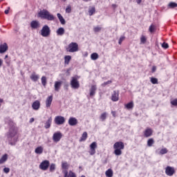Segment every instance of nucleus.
Masks as SVG:
<instances>
[{
  "label": "nucleus",
  "instance_id": "nucleus-62",
  "mask_svg": "<svg viewBox=\"0 0 177 177\" xmlns=\"http://www.w3.org/2000/svg\"><path fill=\"white\" fill-rule=\"evenodd\" d=\"M2 0H0V2Z\"/></svg>",
  "mask_w": 177,
  "mask_h": 177
},
{
  "label": "nucleus",
  "instance_id": "nucleus-33",
  "mask_svg": "<svg viewBox=\"0 0 177 177\" xmlns=\"http://www.w3.org/2000/svg\"><path fill=\"white\" fill-rule=\"evenodd\" d=\"M125 107L127 108L128 110L130 109H133V102H130L125 105Z\"/></svg>",
  "mask_w": 177,
  "mask_h": 177
},
{
  "label": "nucleus",
  "instance_id": "nucleus-21",
  "mask_svg": "<svg viewBox=\"0 0 177 177\" xmlns=\"http://www.w3.org/2000/svg\"><path fill=\"white\" fill-rule=\"evenodd\" d=\"M64 28H59L56 31L57 35H59L60 37L64 35Z\"/></svg>",
  "mask_w": 177,
  "mask_h": 177
},
{
  "label": "nucleus",
  "instance_id": "nucleus-57",
  "mask_svg": "<svg viewBox=\"0 0 177 177\" xmlns=\"http://www.w3.org/2000/svg\"><path fill=\"white\" fill-rule=\"evenodd\" d=\"M3 100L0 98V107L1 106V103H3Z\"/></svg>",
  "mask_w": 177,
  "mask_h": 177
},
{
  "label": "nucleus",
  "instance_id": "nucleus-19",
  "mask_svg": "<svg viewBox=\"0 0 177 177\" xmlns=\"http://www.w3.org/2000/svg\"><path fill=\"white\" fill-rule=\"evenodd\" d=\"M6 50H8V44L6 43L0 45V53H5Z\"/></svg>",
  "mask_w": 177,
  "mask_h": 177
},
{
  "label": "nucleus",
  "instance_id": "nucleus-1",
  "mask_svg": "<svg viewBox=\"0 0 177 177\" xmlns=\"http://www.w3.org/2000/svg\"><path fill=\"white\" fill-rule=\"evenodd\" d=\"M6 124H8V125H10L11 127L8 132L6 133L7 139L8 140L9 145L11 146H15L16 145V142H17V139L19 138L17 137V130L16 129V127L13 125V121H12V119L10 118H6L5 119Z\"/></svg>",
  "mask_w": 177,
  "mask_h": 177
},
{
  "label": "nucleus",
  "instance_id": "nucleus-2",
  "mask_svg": "<svg viewBox=\"0 0 177 177\" xmlns=\"http://www.w3.org/2000/svg\"><path fill=\"white\" fill-rule=\"evenodd\" d=\"M37 17H40L43 20H48V21H54L55 17V15L51 14L46 9H43L40 10L37 14Z\"/></svg>",
  "mask_w": 177,
  "mask_h": 177
},
{
  "label": "nucleus",
  "instance_id": "nucleus-32",
  "mask_svg": "<svg viewBox=\"0 0 177 177\" xmlns=\"http://www.w3.org/2000/svg\"><path fill=\"white\" fill-rule=\"evenodd\" d=\"M153 145H154V139L149 138L147 140V146H148V147H151V146H153Z\"/></svg>",
  "mask_w": 177,
  "mask_h": 177
},
{
  "label": "nucleus",
  "instance_id": "nucleus-25",
  "mask_svg": "<svg viewBox=\"0 0 177 177\" xmlns=\"http://www.w3.org/2000/svg\"><path fill=\"white\" fill-rule=\"evenodd\" d=\"M35 153H36V154H42V153H44V148H42V147H37L35 150Z\"/></svg>",
  "mask_w": 177,
  "mask_h": 177
},
{
  "label": "nucleus",
  "instance_id": "nucleus-47",
  "mask_svg": "<svg viewBox=\"0 0 177 177\" xmlns=\"http://www.w3.org/2000/svg\"><path fill=\"white\" fill-rule=\"evenodd\" d=\"M154 30H155L154 26L151 25V26H149V32H154Z\"/></svg>",
  "mask_w": 177,
  "mask_h": 177
},
{
  "label": "nucleus",
  "instance_id": "nucleus-54",
  "mask_svg": "<svg viewBox=\"0 0 177 177\" xmlns=\"http://www.w3.org/2000/svg\"><path fill=\"white\" fill-rule=\"evenodd\" d=\"M111 114H112L113 117H115V111H112Z\"/></svg>",
  "mask_w": 177,
  "mask_h": 177
},
{
  "label": "nucleus",
  "instance_id": "nucleus-16",
  "mask_svg": "<svg viewBox=\"0 0 177 177\" xmlns=\"http://www.w3.org/2000/svg\"><path fill=\"white\" fill-rule=\"evenodd\" d=\"M39 107H41V102L38 100L35 101L32 104V109L33 110H39Z\"/></svg>",
  "mask_w": 177,
  "mask_h": 177
},
{
  "label": "nucleus",
  "instance_id": "nucleus-59",
  "mask_svg": "<svg viewBox=\"0 0 177 177\" xmlns=\"http://www.w3.org/2000/svg\"><path fill=\"white\" fill-rule=\"evenodd\" d=\"M84 2H91L92 0H83Z\"/></svg>",
  "mask_w": 177,
  "mask_h": 177
},
{
  "label": "nucleus",
  "instance_id": "nucleus-41",
  "mask_svg": "<svg viewBox=\"0 0 177 177\" xmlns=\"http://www.w3.org/2000/svg\"><path fill=\"white\" fill-rule=\"evenodd\" d=\"M162 48H163L164 49H168V48H169V46L167 43L163 42L162 44Z\"/></svg>",
  "mask_w": 177,
  "mask_h": 177
},
{
  "label": "nucleus",
  "instance_id": "nucleus-50",
  "mask_svg": "<svg viewBox=\"0 0 177 177\" xmlns=\"http://www.w3.org/2000/svg\"><path fill=\"white\" fill-rule=\"evenodd\" d=\"M69 177H75V174L73 171H69Z\"/></svg>",
  "mask_w": 177,
  "mask_h": 177
},
{
  "label": "nucleus",
  "instance_id": "nucleus-46",
  "mask_svg": "<svg viewBox=\"0 0 177 177\" xmlns=\"http://www.w3.org/2000/svg\"><path fill=\"white\" fill-rule=\"evenodd\" d=\"M124 39H125V37L124 36L120 37L118 41L119 45H121V44H122V41H124Z\"/></svg>",
  "mask_w": 177,
  "mask_h": 177
},
{
  "label": "nucleus",
  "instance_id": "nucleus-29",
  "mask_svg": "<svg viewBox=\"0 0 177 177\" xmlns=\"http://www.w3.org/2000/svg\"><path fill=\"white\" fill-rule=\"evenodd\" d=\"M105 175L107 177H113V170L111 169H109L108 170H106V171L105 172Z\"/></svg>",
  "mask_w": 177,
  "mask_h": 177
},
{
  "label": "nucleus",
  "instance_id": "nucleus-38",
  "mask_svg": "<svg viewBox=\"0 0 177 177\" xmlns=\"http://www.w3.org/2000/svg\"><path fill=\"white\" fill-rule=\"evenodd\" d=\"M167 153H168V149H167V148H164L160 151L159 154L163 155L167 154Z\"/></svg>",
  "mask_w": 177,
  "mask_h": 177
},
{
  "label": "nucleus",
  "instance_id": "nucleus-30",
  "mask_svg": "<svg viewBox=\"0 0 177 177\" xmlns=\"http://www.w3.org/2000/svg\"><path fill=\"white\" fill-rule=\"evenodd\" d=\"M168 8L169 9H174V8H177V3H175V2H170L169 4H168Z\"/></svg>",
  "mask_w": 177,
  "mask_h": 177
},
{
  "label": "nucleus",
  "instance_id": "nucleus-49",
  "mask_svg": "<svg viewBox=\"0 0 177 177\" xmlns=\"http://www.w3.org/2000/svg\"><path fill=\"white\" fill-rule=\"evenodd\" d=\"M171 104H172V106H177V99L172 100Z\"/></svg>",
  "mask_w": 177,
  "mask_h": 177
},
{
  "label": "nucleus",
  "instance_id": "nucleus-23",
  "mask_svg": "<svg viewBox=\"0 0 177 177\" xmlns=\"http://www.w3.org/2000/svg\"><path fill=\"white\" fill-rule=\"evenodd\" d=\"M111 100H113V102H118V93H117V91H113Z\"/></svg>",
  "mask_w": 177,
  "mask_h": 177
},
{
  "label": "nucleus",
  "instance_id": "nucleus-8",
  "mask_svg": "<svg viewBox=\"0 0 177 177\" xmlns=\"http://www.w3.org/2000/svg\"><path fill=\"white\" fill-rule=\"evenodd\" d=\"M63 138V134L60 131H57L54 133L53 136V140L55 143H57L58 142H60V140Z\"/></svg>",
  "mask_w": 177,
  "mask_h": 177
},
{
  "label": "nucleus",
  "instance_id": "nucleus-36",
  "mask_svg": "<svg viewBox=\"0 0 177 177\" xmlns=\"http://www.w3.org/2000/svg\"><path fill=\"white\" fill-rule=\"evenodd\" d=\"M55 169H56V165L54 163H52L50 165V172H55Z\"/></svg>",
  "mask_w": 177,
  "mask_h": 177
},
{
  "label": "nucleus",
  "instance_id": "nucleus-13",
  "mask_svg": "<svg viewBox=\"0 0 177 177\" xmlns=\"http://www.w3.org/2000/svg\"><path fill=\"white\" fill-rule=\"evenodd\" d=\"M63 84V82L62 81H56L54 84V88L55 92H59L60 91V88H62V84Z\"/></svg>",
  "mask_w": 177,
  "mask_h": 177
},
{
  "label": "nucleus",
  "instance_id": "nucleus-3",
  "mask_svg": "<svg viewBox=\"0 0 177 177\" xmlns=\"http://www.w3.org/2000/svg\"><path fill=\"white\" fill-rule=\"evenodd\" d=\"M124 147H125V145H124V142H116L113 145V149H115L114 154L115 156H121V154H122V151L121 150H124Z\"/></svg>",
  "mask_w": 177,
  "mask_h": 177
},
{
  "label": "nucleus",
  "instance_id": "nucleus-31",
  "mask_svg": "<svg viewBox=\"0 0 177 177\" xmlns=\"http://www.w3.org/2000/svg\"><path fill=\"white\" fill-rule=\"evenodd\" d=\"M86 138H88V133H86V131H84L82 136L80 142H84V140H86Z\"/></svg>",
  "mask_w": 177,
  "mask_h": 177
},
{
  "label": "nucleus",
  "instance_id": "nucleus-35",
  "mask_svg": "<svg viewBox=\"0 0 177 177\" xmlns=\"http://www.w3.org/2000/svg\"><path fill=\"white\" fill-rule=\"evenodd\" d=\"M93 31L94 32H100V31H102V27L100 26H95L93 28Z\"/></svg>",
  "mask_w": 177,
  "mask_h": 177
},
{
  "label": "nucleus",
  "instance_id": "nucleus-37",
  "mask_svg": "<svg viewBox=\"0 0 177 177\" xmlns=\"http://www.w3.org/2000/svg\"><path fill=\"white\" fill-rule=\"evenodd\" d=\"M41 84H42L43 86H46V77L43 76L41 77Z\"/></svg>",
  "mask_w": 177,
  "mask_h": 177
},
{
  "label": "nucleus",
  "instance_id": "nucleus-9",
  "mask_svg": "<svg viewBox=\"0 0 177 177\" xmlns=\"http://www.w3.org/2000/svg\"><path fill=\"white\" fill-rule=\"evenodd\" d=\"M97 147V143L93 142L90 145V156H94L96 153V149Z\"/></svg>",
  "mask_w": 177,
  "mask_h": 177
},
{
  "label": "nucleus",
  "instance_id": "nucleus-18",
  "mask_svg": "<svg viewBox=\"0 0 177 177\" xmlns=\"http://www.w3.org/2000/svg\"><path fill=\"white\" fill-rule=\"evenodd\" d=\"M31 28H34L35 30L39 27V21H32L30 22Z\"/></svg>",
  "mask_w": 177,
  "mask_h": 177
},
{
  "label": "nucleus",
  "instance_id": "nucleus-51",
  "mask_svg": "<svg viewBox=\"0 0 177 177\" xmlns=\"http://www.w3.org/2000/svg\"><path fill=\"white\" fill-rule=\"evenodd\" d=\"M156 70H157V67H156V66H153L152 67L151 72H152V73H156Z\"/></svg>",
  "mask_w": 177,
  "mask_h": 177
},
{
  "label": "nucleus",
  "instance_id": "nucleus-11",
  "mask_svg": "<svg viewBox=\"0 0 177 177\" xmlns=\"http://www.w3.org/2000/svg\"><path fill=\"white\" fill-rule=\"evenodd\" d=\"M165 174L167 176H172L174 174H175V169L174 167H171L170 166H167L165 169Z\"/></svg>",
  "mask_w": 177,
  "mask_h": 177
},
{
  "label": "nucleus",
  "instance_id": "nucleus-22",
  "mask_svg": "<svg viewBox=\"0 0 177 177\" xmlns=\"http://www.w3.org/2000/svg\"><path fill=\"white\" fill-rule=\"evenodd\" d=\"M30 80H32V81H34V82H37V81H38V80H39V75H36L35 73H33L30 75Z\"/></svg>",
  "mask_w": 177,
  "mask_h": 177
},
{
  "label": "nucleus",
  "instance_id": "nucleus-27",
  "mask_svg": "<svg viewBox=\"0 0 177 177\" xmlns=\"http://www.w3.org/2000/svg\"><path fill=\"white\" fill-rule=\"evenodd\" d=\"M71 60V55H66L64 57V64H68L70 63V61Z\"/></svg>",
  "mask_w": 177,
  "mask_h": 177
},
{
  "label": "nucleus",
  "instance_id": "nucleus-5",
  "mask_svg": "<svg viewBox=\"0 0 177 177\" xmlns=\"http://www.w3.org/2000/svg\"><path fill=\"white\" fill-rule=\"evenodd\" d=\"M50 35V28L48 25H44L41 30V37H49Z\"/></svg>",
  "mask_w": 177,
  "mask_h": 177
},
{
  "label": "nucleus",
  "instance_id": "nucleus-56",
  "mask_svg": "<svg viewBox=\"0 0 177 177\" xmlns=\"http://www.w3.org/2000/svg\"><path fill=\"white\" fill-rule=\"evenodd\" d=\"M137 3L140 5V3H142V0H137Z\"/></svg>",
  "mask_w": 177,
  "mask_h": 177
},
{
  "label": "nucleus",
  "instance_id": "nucleus-4",
  "mask_svg": "<svg viewBox=\"0 0 177 177\" xmlns=\"http://www.w3.org/2000/svg\"><path fill=\"white\" fill-rule=\"evenodd\" d=\"M66 52H70L71 53L78 52V44L76 42H71L69 44L66 48Z\"/></svg>",
  "mask_w": 177,
  "mask_h": 177
},
{
  "label": "nucleus",
  "instance_id": "nucleus-45",
  "mask_svg": "<svg viewBox=\"0 0 177 177\" xmlns=\"http://www.w3.org/2000/svg\"><path fill=\"white\" fill-rule=\"evenodd\" d=\"M66 13H71V6H67V8H66Z\"/></svg>",
  "mask_w": 177,
  "mask_h": 177
},
{
  "label": "nucleus",
  "instance_id": "nucleus-12",
  "mask_svg": "<svg viewBox=\"0 0 177 177\" xmlns=\"http://www.w3.org/2000/svg\"><path fill=\"white\" fill-rule=\"evenodd\" d=\"M68 123L71 127H75V125L78 124V120L75 118L71 117L69 118Z\"/></svg>",
  "mask_w": 177,
  "mask_h": 177
},
{
  "label": "nucleus",
  "instance_id": "nucleus-55",
  "mask_svg": "<svg viewBox=\"0 0 177 177\" xmlns=\"http://www.w3.org/2000/svg\"><path fill=\"white\" fill-rule=\"evenodd\" d=\"M4 13H5L6 15H8V14H9V10H6L4 11Z\"/></svg>",
  "mask_w": 177,
  "mask_h": 177
},
{
  "label": "nucleus",
  "instance_id": "nucleus-52",
  "mask_svg": "<svg viewBox=\"0 0 177 177\" xmlns=\"http://www.w3.org/2000/svg\"><path fill=\"white\" fill-rule=\"evenodd\" d=\"M64 177H70L69 174H68V171H66L64 172Z\"/></svg>",
  "mask_w": 177,
  "mask_h": 177
},
{
  "label": "nucleus",
  "instance_id": "nucleus-39",
  "mask_svg": "<svg viewBox=\"0 0 177 177\" xmlns=\"http://www.w3.org/2000/svg\"><path fill=\"white\" fill-rule=\"evenodd\" d=\"M151 82L153 84H158V80L156 77H151Z\"/></svg>",
  "mask_w": 177,
  "mask_h": 177
},
{
  "label": "nucleus",
  "instance_id": "nucleus-14",
  "mask_svg": "<svg viewBox=\"0 0 177 177\" xmlns=\"http://www.w3.org/2000/svg\"><path fill=\"white\" fill-rule=\"evenodd\" d=\"M153 135V130L150 128H147L144 131L145 138H150Z\"/></svg>",
  "mask_w": 177,
  "mask_h": 177
},
{
  "label": "nucleus",
  "instance_id": "nucleus-6",
  "mask_svg": "<svg viewBox=\"0 0 177 177\" xmlns=\"http://www.w3.org/2000/svg\"><path fill=\"white\" fill-rule=\"evenodd\" d=\"M71 86L73 89H78L80 88V82H78V79L77 77H73L71 80Z\"/></svg>",
  "mask_w": 177,
  "mask_h": 177
},
{
  "label": "nucleus",
  "instance_id": "nucleus-7",
  "mask_svg": "<svg viewBox=\"0 0 177 177\" xmlns=\"http://www.w3.org/2000/svg\"><path fill=\"white\" fill-rule=\"evenodd\" d=\"M54 122L56 125H63L66 122V118L62 115H58L55 118Z\"/></svg>",
  "mask_w": 177,
  "mask_h": 177
},
{
  "label": "nucleus",
  "instance_id": "nucleus-60",
  "mask_svg": "<svg viewBox=\"0 0 177 177\" xmlns=\"http://www.w3.org/2000/svg\"><path fill=\"white\" fill-rule=\"evenodd\" d=\"M112 7H113V8H116V7H117V5H115V4H112Z\"/></svg>",
  "mask_w": 177,
  "mask_h": 177
},
{
  "label": "nucleus",
  "instance_id": "nucleus-17",
  "mask_svg": "<svg viewBox=\"0 0 177 177\" xmlns=\"http://www.w3.org/2000/svg\"><path fill=\"white\" fill-rule=\"evenodd\" d=\"M97 90V87L96 86V85H93L91 86V88H90V96H95V95L96 94V91Z\"/></svg>",
  "mask_w": 177,
  "mask_h": 177
},
{
  "label": "nucleus",
  "instance_id": "nucleus-28",
  "mask_svg": "<svg viewBox=\"0 0 177 177\" xmlns=\"http://www.w3.org/2000/svg\"><path fill=\"white\" fill-rule=\"evenodd\" d=\"M8 160V154H4L1 158H0V164H3Z\"/></svg>",
  "mask_w": 177,
  "mask_h": 177
},
{
  "label": "nucleus",
  "instance_id": "nucleus-44",
  "mask_svg": "<svg viewBox=\"0 0 177 177\" xmlns=\"http://www.w3.org/2000/svg\"><path fill=\"white\" fill-rule=\"evenodd\" d=\"M3 172L5 174H9V172H10V169L8 168V167H5L3 169Z\"/></svg>",
  "mask_w": 177,
  "mask_h": 177
},
{
  "label": "nucleus",
  "instance_id": "nucleus-48",
  "mask_svg": "<svg viewBox=\"0 0 177 177\" xmlns=\"http://www.w3.org/2000/svg\"><path fill=\"white\" fill-rule=\"evenodd\" d=\"M68 167V165L67 164V162L62 163V168L64 169H67Z\"/></svg>",
  "mask_w": 177,
  "mask_h": 177
},
{
  "label": "nucleus",
  "instance_id": "nucleus-10",
  "mask_svg": "<svg viewBox=\"0 0 177 177\" xmlns=\"http://www.w3.org/2000/svg\"><path fill=\"white\" fill-rule=\"evenodd\" d=\"M49 160H44L40 163L39 168L42 169V171H46V169L49 168Z\"/></svg>",
  "mask_w": 177,
  "mask_h": 177
},
{
  "label": "nucleus",
  "instance_id": "nucleus-26",
  "mask_svg": "<svg viewBox=\"0 0 177 177\" xmlns=\"http://www.w3.org/2000/svg\"><path fill=\"white\" fill-rule=\"evenodd\" d=\"M91 60H97L99 59V55L97 53H93L91 55Z\"/></svg>",
  "mask_w": 177,
  "mask_h": 177
},
{
  "label": "nucleus",
  "instance_id": "nucleus-63",
  "mask_svg": "<svg viewBox=\"0 0 177 177\" xmlns=\"http://www.w3.org/2000/svg\"><path fill=\"white\" fill-rule=\"evenodd\" d=\"M64 1H66V0H64Z\"/></svg>",
  "mask_w": 177,
  "mask_h": 177
},
{
  "label": "nucleus",
  "instance_id": "nucleus-53",
  "mask_svg": "<svg viewBox=\"0 0 177 177\" xmlns=\"http://www.w3.org/2000/svg\"><path fill=\"white\" fill-rule=\"evenodd\" d=\"M2 64H3V61L1 59H0V67L2 66Z\"/></svg>",
  "mask_w": 177,
  "mask_h": 177
},
{
  "label": "nucleus",
  "instance_id": "nucleus-61",
  "mask_svg": "<svg viewBox=\"0 0 177 177\" xmlns=\"http://www.w3.org/2000/svg\"><path fill=\"white\" fill-rule=\"evenodd\" d=\"M5 59H8V55H6V56H5Z\"/></svg>",
  "mask_w": 177,
  "mask_h": 177
},
{
  "label": "nucleus",
  "instance_id": "nucleus-42",
  "mask_svg": "<svg viewBox=\"0 0 177 177\" xmlns=\"http://www.w3.org/2000/svg\"><path fill=\"white\" fill-rule=\"evenodd\" d=\"M95 12V8H92L91 9H90L88 10L89 16H92V15H93Z\"/></svg>",
  "mask_w": 177,
  "mask_h": 177
},
{
  "label": "nucleus",
  "instance_id": "nucleus-15",
  "mask_svg": "<svg viewBox=\"0 0 177 177\" xmlns=\"http://www.w3.org/2000/svg\"><path fill=\"white\" fill-rule=\"evenodd\" d=\"M53 100V96L50 95L47 97L46 100V106L47 107V109H49V107H50Z\"/></svg>",
  "mask_w": 177,
  "mask_h": 177
},
{
  "label": "nucleus",
  "instance_id": "nucleus-43",
  "mask_svg": "<svg viewBox=\"0 0 177 177\" xmlns=\"http://www.w3.org/2000/svg\"><path fill=\"white\" fill-rule=\"evenodd\" d=\"M146 41H147L146 37L142 36L140 38L141 44H146Z\"/></svg>",
  "mask_w": 177,
  "mask_h": 177
},
{
  "label": "nucleus",
  "instance_id": "nucleus-58",
  "mask_svg": "<svg viewBox=\"0 0 177 177\" xmlns=\"http://www.w3.org/2000/svg\"><path fill=\"white\" fill-rule=\"evenodd\" d=\"M30 122H34V118H30Z\"/></svg>",
  "mask_w": 177,
  "mask_h": 177
},
{
  "label": "nucleus",
  "instance_id": "nucleus-24",
  "mask_svg": "<svg viewBox=\"0 0 177 177\" xmlns=\"http://www.w3.org/2000/svg\"><path fill=\"white\" fill-rule=\"evenodd\" d=\"M57 16L61 23V24H66V19H64V18L63 17V16H62V15L60 13H57Z\"/></svg>",
  "mask_w": 177,
  "mask_h": 177
},
{
  "label": "nucleus",
  "instance_id": "nucleus-20",
  "mask_svg": "<svg viewBox=\"0 0 177 177\" xmlns=\"http://www.w3.org/2000/svg\"><path fill=\"white\" fill-rule=\"evenodd\" d=\"M52 118H49L46 122H45L44 128L46 129H49L50 128V125H52Z\"/></svg>",
  "mask_w": 177,
  "mask_h": 177
},
{
  "label": "nucleus",
  "instance_id": "nucleus-40",
  "mask_svg": "<svg viewBox=\"0 0 177 177\" xmlns=\"http://www.w3.org/2000/svg\"><path fill=\"white\" fill-rule=\"evenodd\" d=\"M112 82H113V81L109 80V81H107V82H104V83H102V84H101V86H106V85H109V84H111Z\"/></svg>",
  "mask_w": 177,
  "mask_h": 177
},
{
  "label": "nucleus",
  "instance_id": "nucleus-34",
  "mask_svg": "<svg viewBox=\"0 0 177 177\" xmlns=\"http://www.w3.org/2000/svg\"><path fill=\"white\" fill-rule=\"evenodd\" d=\"M100 120L103 122L106 120V118H107V113L104 112L101 114L100 117Z\"/></svg>",
  "mask_w": 177,
  "mask_h": 177
}]
</instances>
